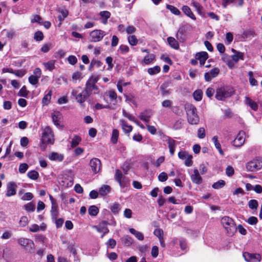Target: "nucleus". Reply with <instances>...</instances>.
Returning <instances> with one entry per match:
<instances>
[{"instance_id":"obj_1","label":"nucleus","mask_w":262,"mask_h":262,"mask_svg":"<svg viewBox=\"0 0 262 262\" xmlns=\"http://www.w3.org/2000/svg\"><path fill=\"white\" fill-rule=\"evenodd\" d=\"M185 109L186 112L187 120L191 124H197L199 122V118L197 114L196 107L192 104H186Z\"/></svg>"},{"instance_id":"obj_2","label":"nucleus","mask_w":262,"mask_h":262,"mask_svg":"<svg viewBox=\"0 0 262 262\" xmlns=\"http://www.w3.org/2000/svg\"><path fill=\"white\" fill-rule=\"evenodd\" d=\"M221 223L229 235L231 236L236 232V225L233 219L231 217L227 216H224L221 219Z\"/></svg>"},{"instance_id":"obj_3","label":"nucleus","mask_w":262,"mask_h":262,"mask_svg":"<svg viewBox=\"0 0 262 262\" xmlns=\"http://www.w3.org/2000/svg\"><path fill=\"white\" fill-rule=\"evenodd\" d=\"M233 92L232 89L229 87H221L216 90L215 98L219 100H224L226 98L230 97Z\"/></svg>"},{"instance_id":"obj_4","label":"nucleus","mask_w":262,"mask_h":262,"mask_svg":"<svg viewBox=\"0 0 262 262\" xmlns=\"http://www.w3.org/2000/svg\"><path fill=\"white\" fill-rule=\"evenodd\" d=\"M42 142L43 143L53 144L54 142L53 132L49 126H46L42 133Z\"/></svg>"},{"instance_id":"obj_5","label":"nucleus","mask_w":262,"mask_h":262,"mask_svg":"<svg viewBox=\"0 0 262 262\" xmlns=\"http://www.w3.org/2000/svg\"><path fill=\"white\" fill-rule=\"evenodd\" d=\"M262 167V159L257 158L248 162L246 164V168L248 171L254 172L260 169Z\"/></svg>"},{"instance_id":"obj_6","label":"nucleus","mask_w":262,"mask_h":262,"mask_svg":"<svg viewBox=\"0 0 262 262\" xmlns=\"http://www.w3.org/2000/svg\"><path fill=\"white\" fill-rule=\"evenodd\" d=\"M115 179L119 183L121 187H127L129 185L128 178L123 176L122 172L119 169L116 170Z\"/></svg>"},{"instance_id":"obj_7","label":"nucleus","mask_w":262,"mask_h":262,"mask_svg":"<svg viewBox=\"0 0 262 262\" xmlns=\"http://www.w3.org/2000/svg\"><path fill=\"white\" fill-rule=\"evenodd\" d=\"M105 35V32L102 30H94L90 33V41L91 42L100 41Z\"/></svg>"},{"instance_id":"obj_8","label":"nucleus","mask_w":262,"mask_h":262,"mask_svg":"<svg viewBox=\"0 0 262 262\" xmlns=\"http://www.w3.org/2000/svg\"><path fill=\"white\" fill-rule=\"evenodd\" d=\"M178 157L182 160H184V164L186 166H191L193 164L192 160V156L189 154L186 151H180L178 153Z\"/></svg>"},{"instance_id":"obj_9","label":"nucleus","mask_w":262,"mask_h":262,"mask_svg":"<svg viewBox=\"0 0 262 262\" xmlns=\"http://www.w3.org/2000/svg\"><path fill=\"white\" fill-rule=\"evenodd\" d=\"M71 94L75 98L76 101L81 105H83L85 101L89 97L84 93V91L81 93H79L77 90H73L72 91Z\"/></svg>"},{"instance_id":"obj_10","label":"nucleus","mask_w":262,"mask_h":262,"mask_svg":"<svg viewBox=\"0 0 262 262\" xmlns=\"http://www.w3.org/2000/svg\"><path fill=\"white\" fill-rule=\"evenodd\" d=\"M84 92L90 97L92 94H98L99 92V88L96 84H91L89 82H86Z\"/></svg>"},{"instance_id":"obj_11","label":"nucleus","mask_w":262,"mask_h":262,"mask_svg":"<svg viewBox=\"0 0 262 262\" xmlns=\"http://www.w3.org/2000/svg\"><path fill=\"white\" fill-rule=\"evenodd\" d=\"M243 256L247 262H259L261 260V256L257 253H250L247 252H243Z\"/></svg>"},{"instance_id":"obj_12","label":"nucleus","mask_w":262,"mask_h":262,"mask_svg":"<svg viewBox=\"0 0 262 262\" xmlns=\"http://www.w3.org/2000/svg\"><path fill=\"white\" fill-rule=\"evenodd\" d=\"M244 136V132L243 131L239 132L235 139L232 142L233 145L237 147H241L245 142Z\"/></svg>"},{"instance_id":"obj_13","label":"nucleus","mask_w":262,"mask_h":262,"mask_svg":"<svg viewBox=\"0 0 262 262\" xmlns=\"http://www.w3.org/2000/svg\"><path fill=\"white\" fill-rule=\"evenodd\" d=\"M90 165L91 167L92 170L95 173H96L100 170V160L97 158H93L90 161Z\"/></svg>"},{"instance_id":"obj_14","label":"nucleus","mask_w":262,"mask_h":262,"mask_svg":"<svg viewBox=\"0 0 262 262\" xmlns=\"http://www.w3.org/2000/svg\"><path fill=\"white\" fill-rule=\"evenodd\" d=\"M17 185L14 182H10L7 187L6 195L8 197L13 196L16 194Z\"/></svg>"},{"instance_id":"obj_15","label":"nucleus","mask_w":262,"mask_h":262,"mask_svg":"<svg viewBox=\"0 0 262 262\" xmlns=\"http://www.w3.org/2000/svg\"><path fill=\"white\" fill-rule=\"evenodd\" d=\"M220 70L217 68L212 69L209 72L205 73V79L207 81H210L212 78L216 77L219 73Z\"/></svg>"},{"instance_id":"obj_16","label":"nucleus","mask_w":262,"mask_h":262,"mask_svg":"<svg viewBox=\"0 0 262 262\" xmlns=\"http://www.w3.org/2000/svg\"><path fill=\"white\" fill-rule=\"evenodd\" d=\"M191 180L193 183L199 185L203 182V179L199 174L198 169L195 168L193 170V174L190 176Z\"/></svg>"},{"instance_id":"obj_17","label":"nucleus","mask_w":262,"mask_h":262,"mask_svg":"<svg viewBox=\"0 0 262 262\" xmlns=\"http://www.w3.org/2000/svg\"><path fill=\"white\" fill-rule=\"evenodd\" d=\"M208 58V55L206 52H199L195 55V58L200 61V63L201 66L204 64Z\"/></svg>"},{"instance_id":"obj_18","label":"nucleus","mask_w":262,"mask_h":262,"mask_svg":"<svg viewBox=\"0 0 262 262\" xmlns=\"http://www.w3.org/2000/svg\"><path fill=\"white\" fill-rule=\"evenodd\" d=\"M185 33L186 27L185 26L180 27L176 34L177 38L182 41H184L185 39Z\"/></svg>"},{"instance_id":"obj_19","label":"nucleus","mask_w":262,"mask_h":262,"mask_svg":"<svg viewBox=\"0 0 262 262\" xmlns=\"http://www.w3.org/2000/svg\"><path fill=\"white\" fill-rule=\"evenodd\" d=\"M61 114L59 112H55L52 115V121L56 126H60V119Z\"/></svg>"},{"instance_id":"obj_20","label":"nucleus","mask_w":262,"mask_h":262,"mask_svg":"<svg viewBox=\"0 0 262 262\" xmlns=\"http://www.w3.org/2000/svg\"><path fill=\"white\" fill-rule=\"evenodd\" d=\"M246 104L248 105L251 109L256 111L258 109V105L257 103L253 101L250 98L248 97H245Z\"/></svg>"},{"instance_id":"obj_21","label":"nucleus","mask_w":262,"mask_h":262,"mask_svg":"<svg viewBox=\"0 0 262 262\" xmlns=\"http://www.w3.org/2000/svg\"><path fill=\"white\" fill-rule=\"evenodd\" d=\"M212 141L213 142L215 147L218 150L219 153L221 155H224V153L222 149L221 144L220 143V142L218 140L217 136H215L213 137L212 138Z\"/></svg>"},{"instance_id":"obj_22","label":"nucleus","mask_w":262,"mask_h":262,"mask_svg":"<svg viewBox=\"0 0 262 262\" xmlns=\"http://www.w3.org/2000/svg\"><path fill=\"white\" fill-rule=\"evenodd\" d=\"M151 115L150 112L146 111L140 114L139 118L142 121L148 122L149 121V118L151 117Z\"/></svg>"},{"instance_id":"obj_23","label":"nucleus","mask_w":262,"mask_h":262,"mask_svg":"<svg viewBox=\"0 0 262 262\" xmlns=\"http://www.w3.org/2000/svg\"><path fill=\"white\" fill-rule=\"evenodd\" d=\"M183 12L188 17L192 19L193 20H195L196 18L192 12L190 8L187 6H183L182 7Z\"/></svg>"},{"instance_id":"obj_24","label":"nucleus","mask_w":262,"mask_h":262,"mask_svg":"<svg viewBox=\"0 0 262 262\" xmlns=\"http://www.w3.org/2000/svg\"><path fill=\"white\" fill-rule=\"evenodd\" d=\"M99 14L102 19V23L103 24H106L108 18L111 16V13L107 11H102L100 12Z\"/></svg>"},{"instance_id":"obj_25","label":"nucleus","mask_w":262,"mask_h":262,"mask_svg":"<svg viewBox=\"0 0 262 262\" xmlns=\"http://www.w3.org/2000/svg\"><path fill=\"white\" fill-rule=\"evenodd\" d=\"M52 95V90H49L48 93L45 95L44 97L42 99V103L43 105H47L50 103Z\"/></svg>"},{"instance_id":"obj_26","label":"nucleus","mask_w":262,"mask_h":262,"mask_svg":"<svg viewBox=\"0 0 262 262\" xmlns=\"http://www.w3.org/2000/svg\"><path fill=\"white\" fill-rule=\"evenodd\" d=\"M167 42L169 46L174 49H178L179 48V45L178 42L176 40V39L172 37H168L167 38Z\"/></svg>"},{"instance_id":"obj_27","label":"nucleus","mask_w":262,"mask_h":262,"mask_svg":"<svg viewBox=\"0 0 262 262\" xmlns=\"http://www.w3.org/2000/svg\"><path fill=\"white\" fill-rule=\"evenodd\" d=\"M93 228L96 229L99 232H103V234L101 236V238H102L104 234L109 232L108 229L106 226L98 225V226H94Z\"/></svg>"},{"instance_id":"obj_28","label":"nucleus","mask_w":262,"mask_h":262,"mask_svg":"<svg viewBox=\"0 0 262 262\" xmlns=\"http://www.w3.org/2000/svg\"><path fill=\"white\" fill-rule=\"evenodd\" d=\"M121 242L124 246H129L132 244L133 239L129 235H125L121 238Z\"/></svg>"},{"instance_id":"obj_29","label":"nucleus","mask_w":262,"mask_h":262,"mask_svg":"<svg viewBox=\"0 0 262 262\" xmlns=\"http://www.w3.org/2000/svg\"><path fill=\"white\" fill-rule=\"evenodd\" d=\"M58 11L60 13L58 16V19L60 21H62L68 16L69 12L68 10L63 9H59Z\"/></svg>"},{"instance_id":"obj_30","label":"nucleus","mask_w":262,"mask_h":262,"mask_svg":"<svg viewBox=\"0 0 262 262\" xmlns=\"http://www.w3.org/2000/svg\"><path fill=\"white\" fill-rule=\"evenodd\" d=\"M119 135V132L117 129H114L112 131L111 141L112 143L116 144L117 143L118 137Z\"/></svg>"},{"instance_id":"obj_31","label":"nucleus","mask_w":262,"mask_h":262,"mask_svg":"<svg viewBox=\"0 0 262 262\" xmlns=\"http://www.w3.org/2000/svg\"><path fill=\"white\" fill-rule=\"evenodd\" d=\"M121 125L123 130L125 133H129L133 130V127L127 124L126 122L124 120H121Z\"/></svg>"},{"instance_id":"obj_32","label":"nucleus","mask_w":262,"mask_h":262,"mask_svg":"<svg viewBox=\"0 0 262 262\" xmlns=\"http://www.w3.org/2000/svg\"><path fill=\"white\" fill-rule=\"evenodd\" d=\"M129 232L133 234V235H135V236L140 241H143L144 239V235L143 234L138 231H137L134 228H130L129 229Z\"/></svg>"},{"instance_id":"obj_33","label":"nucleus","mask_w":262,"mask_h":262,"mask_svg":"<svg viewBox=\"0 0 262 262\" xmlns=\"http://www.w3.org/2000/svg\"><path fill=\"white\" fill-rule=\"evenodd\" d=\"M111 187L108 185H103L99 190V193L102 196L106 195L111 191Z\"/></svg>"},{"instance_id":"obj_34","label":"nucleus","mask_w":262,"mask_h":262,"mask_svg":"<svg viewBox=\"0 0 262 262\" xmlns=\"http://www.w3.org/2000/svg\"><path fill=\"white\" fill-rule=\"evenodd\" d=\"M110 209L114 214H117L121 209V205L118 203H115L111 206Z\"/></svg>"},{"instance_id":"obj_35","label":"nucleus","mask_w":262,"mask_h":262,"mask_svg":"<svg viewBox=\"0 0 262 262\" xmlns=\"http://www.w3.org/2000/svg\"><path fill=\"white\" fill-rule=\"evenodd\" d=\"M222 59L229 67L232 68L234 66V63L229 55L224 54L223 55Z\"/></svg>"},{"instance_id":"obj_36","label":"nucleus","mask_w":262,"mask_h":262,"mask_svg":"<svg viewBox=\"0 0 262 262\" xmlns=\"http://www.w3.org/2000/svg\"><path fill=\"white\" fill-rule=\"evenodd\" d=\"M50 159L52 160H56L58 161H62L63 159V156L59 154L57 152H52L50 156Z\"/></svg>"},{"instance_id":"obj_37","label":"nucleus","mask_w":262,"mask_h":262,"mask_svg":"<svg viewBox=\"0 0 262 262\" xmlns=\"http://www.w3.org/2000/svg\"><path fill=\"white\" fill-rule=\"evenodd\" d=\"M192 5L195 8L198 13L201 16L204 15V13L202 11L203 7L202 6L196 2L192 1L191 3Z\"/></svg>"},{"instance_id":"obj_38","label":"nucleus","mask_w":262,"mask_h":262,"mask_svg":"<svg viewBox=\"0 0 262 262\" xmlns=\"http://www.w3.org/2000/svg\"><path fill=\"white\" fill-rule=\"evenodd\" d=\"M226 184L225 181L223 180H220L214 183L212 187L215 189H221L225 186Z\"/></svg>"},{"instance_id":"obj_39","label":"nucleus","mask_w":262,"mask_h":262,"mask_svg":"<svg viewBox=\"0 0 262 262\" xmlns=\"http://www.w3.org/2000/svg\"><path fill=\"white\" fill-rule=\"evenodd\" d=\"M55 60H52L47 62H44L43 64L47 70L50 71H52L55 68Z\"/></svg>"},{"instance_id":"obj_40","label":"nucleus","mask_w":262,"mask_h":262,"mask_svg":"<svg viewBox=\"0 0 262 262\" xmlns=\"http://www.w3.org/2000/svg\"><path fill=\"white\" fill-rule=\"evenodd\" d=\"M17 242L20 246L26 247L31 243V240L26 238H20L18 239Z\"/></svg>"},{"instance_id":"obj_41","label":"nucleus","mask_w":262,"mask_h":262,"mask_svg":"<svg viewBox=\"0 0 262 262\" xmlns=\"http://www.w3.org/2000/svg\"><path fill=\"white\" fill-rule=\"evenodd\" d=\"M81 141V138L80 137L78 136H75L71 142V147L74 148L76 147L80 143Z\"/></svg>"},{"instance_id":"obj_42","label":"nucleus","mask_w":262,"mask_h":262,"mask_svg":"<svg viewBox=\"0 0 262 262\" xmlns=\"http://www.w3.org/2000/svg\"><path fill=\"white\" fill-rule=\"evenodd\" d=\"M88 211L90 215L96 216L99 212V209L97 206L92 205L89 207Z\"/></svg>"},{"instance_id":"obj_43","label":"nucleus","mask_w":262,"mask_h":262,"mask_svg":"<svg viewBox=\"0 0 262 262\" xmlns=\"http://www.w3.org/2000/svg\"><path fill=\"white\" fill-rule=\"evenodd\" d=\"M127 39L130 45L132 46L137 45L138 42V40L134 35H129Z\"/></svg>"},{"instance_id":"obj_44","label":"nucleus","mask_w":262,"mask_h":262,"mask_svg":"<svg viewBox=\"0 0 262 262\" xmlns=\"http://www.w3.org/2000/svg\"><path fill=\"white\" fill-rule=\"evenodd\" d=\"M203 92L201 90H197L193 92V96L194 99L199 101L202 99Z\"/></svg>"},{"instance_id":"obj_45","label":"nucleus","mask_w":262,"mask_h":262,"mask_svg":"<svg viewBox=\"0 0 262 262\" xmlns=\"http://www.w3.org/2000/svg\"><path fill=\"white\" fill-rule=\"evenodd\" d=\"M161 68L159 66H156L153 68H150L148 69V73L151 75H155L160 72Z\"/></svg>"},{"instance_id":"obj_46","label":"nucleus","mask_w":262,"mask_h":262,"mask_svg":"<svg viewBox=\"0 0 262 262\" xmlns=\"http://www.w3.org/2000/svg\"><path fill=\"white\" fill-rule=\"evenodd\" d=\"M166 8L170 10L171 13L175 15H179L181 14V12L180 11V10L176 7H174L173 6L167 5Z\"/></svg>"},{"instance_id":"obj_47","label":"nucleus","mask_w":262,"mask_h":262,"mask_svg":"<svg viewBox=\"0 0 262 262\" xmlns=\"http://www.w3.org/2000/svg\"><path fill=\"white\" fill-rule=\"evenodd\" d=\"M27 176L30 179L35 180L38 179L39 174L36 171L31 170L28 172Z\"/></svg>"},{"instance_id":"obj_48","label":"nucleus","mask_w":262,"mask_h":262,"mask_svg":"<svg viewBox=\"0 0 262 262\" xmlns=\"http://www.w3.org/2000/svg\"><path fill=\"white\" fill-rule=\"evenodd\" d=\"M155 55L151 54L145 56L143 61L146 64H148L150 63L155 59Z\"/></svg>"},{"instance_id":"obj_49","label":"nucleus","mask_w":262,"mask_h":262,"mask_svg":"<svg viewBox=\"0 0 262 262\" xmlns=\"http://www.w3.org/2000/svg\"><path fill=\"white\" fill-rule=\"evenodd\" d=\"M232 61L237 62L239 59H243V54L241 52H237L231 56Z\"/></svg>"},{"instance_id":"obj_50","label":"nucleus","mask_w":262,"mask_h":262,"mask_svg":"<svg viewBox=\"0 0 262 262\" xmlns=\"http://www.w3.org/2000/svg\"><path fill=\"white\" fill-rule=\"evenodd\" d=\"M44 36L41 31L36 32L34 35V39L37 41H40L43 39Z\"/></svg>"},{"instance_id":"obj_51","label":"nucleus","mask_w":262,"mask_h":262,"mask_svg":"<svg viewBox=\"0 0 262 262\" xmlns=\"http://www.w3.org/2000/svg\"><path fill=\"white\" fill-rule=\"evenodd\" d=\"M258 206V203L256 200H251L248 202V206L251 209H256Z\"/></svg>"},{"instance_id":"obj_52","label":"nucleus","mask_w":262,"mask_h":262,"mask_svg":"<svg viewBox=\"0 0 262 262\" xmlns=\"http://www.w3.org/2000/svg\"><path fill=\"white\" fill-rule=\"evenodd\" d=\"M248 76L249 77V82L251 85L255 86L257 85V80L253 78V74L252 71L248 72Z\"/></svg>"},{"instance_id":"obj_53","label":"nucleus","mask_w":262,"mask_h":262,"mask_svg":"<svg viewBox=\"0 0 262 262\" xmlns=\"http://www.w3.org/2000/svg\"><path fill=\"white\" fill-rule=\"evenodd\" d=\"M166 141L168 144L169 148H176V141L168 137V139L166 140Z\"/></svg>"},{"instance_id":"obj_54","label":"nucleus","mask_w":262,"mask_h":262,"mask_svg":"<svg viewBox=\"0 0 262 262\" xmlns=\"http://www.w3.org/2000/svg\"><path fill=\"white\" fill-rule=\"evenodd\" d=\"M154 234L159 239L163 237V231L160 228L155 229L154 231Z\"/></svg>"},{"instance_id":"obj_55","label":"nucleus","mask_w":262,"mask_h":262,"mask_svg":"<svg viewBox=\"0 0 262 262\" xmlns=\"http://www.w3.org/2000/svg\"><path fill=\"white\" fill-rule=\"evenodd\" d=\"M39 78L33 75L29 77V81L32 85H35L38 82Z\"/></svg>"},{"instance_id":"obj_56","label":"nucleus","mask_w":262,"mask_h":262,"mask_svg":"<svg viewBox=\"0 0 262 262\" xmlns=\"http://www.w3.org/2000/svg\"><path fill=\"white\" fill-rule=\"evenodd\" d=\"M168 179V176L167 174L165 172H162L161 173L159 174L158 176V180L160 182H165Z\"/></svg>"},{"instance_id":"obj_57","label":"nucleus","mask_w":262,"mask_h":262,"mask_svg":"<svg viewBox=\"0 0 262 262\" xmlns=\"http://www.w3.org/2000/svg\"><path fill=\"white\" fill-rule=\"evenodd\" d=\"M99 79V76L98 75H93L88 79L87 82H89L91 84H96Z\"/></svg>"},{"instance_id":"obj_58","label":"nucleus","mask_w":262,"mask_h":262,"mask_svg":"<svg viewBox=\"0 0 262 262\" xmlns=\"http://www.w3.org/2000/svg\"><path fill=\"white\" fill-rule=\"evenodd\" d=\"M25 209L27 211H34L35 210V205L32 203H29L25 205Z\"/></svg>"},{"instance_id":"obj_59","label":"nucleus","mask_w":262,"mask_h":262,"mask_svg":"<svg viewBox=\"0 0 262 262\" xmlns=\"http://www.w3.org/2000/svg\"><path fill=\"white\" fill-rule=\"evenodd\" d=\"M247 222L250 225H254L257 223L258 220L255 216H251L248 219Z\"/></svg>"},{"instance_id":"obj_60","label":"nucleus","mask_w":262,"mask_h":262,"mask_svg":"<svg viewBox=\"0 0 262 262\" xmlns=\"http://www.w3.org/2000/svg\"><path fill=\"white\" fill-rule=\"evenodd\" d=\"M28 218L27 216H22L20 218V221L19 222V224L20 226L21 227L26 226L28 224Z\"/></svg>"},{"instance_id":"obj_61","label":"nucleus","mask_w":262,"mask_h":262,"mask_svg":"<svg viewBox=\"0 0 262 262\" xmlns=\"http://www.w3.org/2000/svg\"><path fill=\"white\" fill-rule=\"evenodd\" d=\"M28 91L27 90L25 86L21 88L18 92V95L24 97H26L28 95Z\"/></svg>"},{"instance_id":"obj_62","label":"nucleus","mask_w":262,"mask_h":262,"mask_svg":"<svg viewBox=\"0 0 262 262\" xmlns=\"http://www.w3.org/2000/svg\"><path fill=\"white\" fill-rule=\"evenodd\" d=\"M28 168V165L26 163H22L20 164L19 167V171L21 173H25Z\"/></svg>"},{"instance_id":"obj_63","label":"nucleus","mask_w":262,"mask_h":262,"mask_svg":"<svg viewBox=\"0 0 262 262\" xmlns=\"http://www.w3.org/2000/svg\"><path fill=\"white\" fill-rule=\"evenodd\" d=\"M198 137L200 139H203L205 137V130L204 127L200 128L198 130Z\"/></svg>"},{"instance_id":"obj_64","label":"nucleus","mask_w":262,"mask_h":262,"mask_svg":"<svg viewBox=\"0 0 262 262\" xmlns=\"http://www.w3.org/2000/svg\"><path fill=\"white\" fill-rule=\"evenodd\" d=\"M52 47V46L51 43H47L45 44L41 47L40 50L41 52L43 53L48 52L50 49Z\"/></svg>"}]
</instances>
